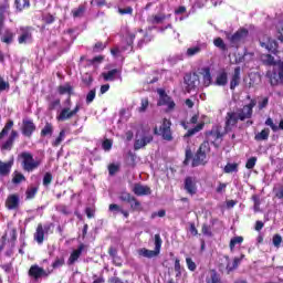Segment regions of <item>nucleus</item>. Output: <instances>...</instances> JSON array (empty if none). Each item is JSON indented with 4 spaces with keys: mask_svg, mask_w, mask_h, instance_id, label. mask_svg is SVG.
<instances>
[{
    "mask_svg": "<svg viewBox=\"0 0 283 283\" xmlns=\"http://www.w3.org/2000/svg\"><path fill=\"white\" fill-rule=\"evenodd\" d=\"M240 74H241V69L240 66H237L230 78V90L233 91L235 90V87H238V85H240V81H242V77Z\"/></svg>",
    "mask_w": 283,
    "mask_h": 283,
    "instance_id": "412c9836",
    "label": "nucleus"
},
{
    "mask_svg": "<svg viewBox=\"0 0 283 283\" xmlns=\"http://www.w3.org/2000/svg\"><path fill=\"white\" fill-rule=\"evenodd\" d=\"M207 283H222V281L220 280V275L216 271H212L211 279Z\"/></svg>",
    "mask_w": 283,
    "mask_h": 283,
    "instance_id": "de8ad7c7",
    "label": "nucleus"
},
{
    "mask_svg": "<svg viewBox=\"0 0 283 283\" xmlns=\"http://www.w3.org/2000/svg\"><path fill=\"white\" fill-rule=\"evenodd\" d=\"M185 85L187 92H193L198 85H200V80L198 78V74H186L184 77Z\"/></svg>",
    "mask_w": 283,
    "mask_h": 283,
    "instance_id": "f8f14e48",
    "label": "nucleus"
},
{
    "mask_svg": "<svg viewBox=\"0 0 283 283\" xmlns=\"http://www.w3.org/2000/svg\"><path fill=\"white\" fill-rule=\"evenodd\" d=\"M64 105H65V107H63L56 116V120H59L60 123L70 120V118H74V116H76L78 114V112H81V103L80 102H77L75 104V107L73 109H71L72 97H70V95L66 98V101L64 102Z\"/></svg>",
    "mask_w": 283,
    "mask_h": 283,
    "instance_id": "f03ea898",
    "label": "nucleus"
},
{
    "mask_svg": "<svg viewBox=\"0 0 283 283\" xmlns=\"http://www.w3.org/2000/svg\"><path fill=\"white\" fill-rule=\"evenodd\" d=\"M185 190L190 196H196V193L198 192V186H197V182H196V178L187 177L185 179Z\"/></svg>",
    "mask_w": 283,
    "mask_h": 283,
    "instance_id": "a211bd4d",
    "label": "nucleus"
},
{
    "mask_svg": "<svg viewBox=\"0 0 283 283\" xmlns=\"http://www.w3.org/2000/svg\"><path fill=\"white\" fill-rule=\"evenodd\" d=\"M213 45L214 48L222 50V52L227 51V44L224 43V40H222V38H216L213 40Z\"/></svg>",
    "mask_w": 283,
    "mask_h": 283,
    "instance_id": "58836bf2",
    "label": "nucleus"
},
{
    "mask_svg": "<svg viewBox=\"0 0 283 283\" xmlns=\"http://www.w3.org/2000/svg\"><path fill=\"white\" fill-rule=\"evenodd\" d=\"M17 136H19V133L17 130H12L9 138L2 144L1 149L10 151V149H12V145H14Z\"/></svg>",
    "mask_w": 283,
    "mask_h": 283,
    "instance_id": "b1692460",
    "label": "nucleus"
},
{
    "mask_svg": "<svg viewBox=\"0 0 283 283\" xmlns=\"http://www.w3.org/2000/svg\"><path fill=\"white\" fill-rule=\"evenodd\" d=\"M39 191V188L36 187H30L27 189L25 191V199L27 200H32L34 198V196H36V192Z\"/></svg>",
    "mask_w": 283,
    "mask_h": 283,
    "instance_id": "a19ab883",
    "label": "nucleus"
},
{
    "mask_svg": "<svg viewBox=\"0 0 283 283\" xmlns=\"http://www.w3.org/2000/svg\"><path fill=\"white\" fill-rule=\"evenodd\" d=\"M72 14L75 19L78 17H83V14H85V7L80 6L77 9H73Z\"/></svg>",
    "mask_w": 283,
    "mask_h": 283,
    "instance_id": "c03bdc74",
    "label": "nucleus"
},
{
    "mask_svg": "<svg viewBox=\"0 0 283 283\" xmlns=\"http://www.w3.org/2000/svg\"><path fill=\"white\" fill-rule=\"evenodd\" d=\"M12 182L13 185H21V182H25V176L19 171H14Z\"/></svg>",
    "mask_w": 283,
    "mask_h": 283,
    "instance_id": "e433bc0d",
    "label": "nucleus"
},
{
    "mask_svg": "<svg viewBox=\"0 0 283 283\" xmlns=\"http://www.w3.org/2000/svg\"><path fill=\"white\" fill-rule=\"evenodd\" d=\"M8 280L10 283H18L19 274L17 272H10V274L8 275Z\"/></svg>",
    "mask_w": 283,
    "mask_h": 283,
    "instance_id": "603ef678",
    "label": "nucleus"
},
{
    "mask_svg": "<svg viewBox=\"0 0 283 283\" xmlns=\"http://www.w3.org/2000/svg\"><path fill=\"white\" fill-rule=\"evenodd\" d=\"M6 90H10V83L0 76V92H6Z\"/></svg>",
    "mask_w": 283,
    "mask_h": 283,
    "instance_id": "5fc2aeb1",
    "label": "nucleus"
},
{
    "mask_svg": "<svg viewBox=\"0 0 283 283\" xmlns=\"http://www.w3.org/2000/svg\"><path fill=\"white\" fill-rule=\"evenodd\" d=\"M54 133V128L52 127V124L46 123L43 129L41 130V136H52Z\"/></svg>",
    "mask_w": 283,
    "mask_h": 283,
    "instance_id": "ea45409f",
    "label": "nucleus"
},
{
    "mask_svg": "<svg viewBox=\"0 0 283 283\" xmlns=\"http://www.w3.org/2000/svg\"><path fill=\"white\" fill-rule=\"evenodd\" d=\"M244 242V238L242 237H234L230 240V251H233L235 249V245L241 244Z\"/></svg>",
    "mask_w": 283,
    "mask_h": 283,
    "instance_id": "79ce46f5",
    "label": "nucleus"
},
{
    "mask_svg": "<svg viewBox=\"0 0 283 283\" xmlns=\"http://www.w3.org/2000/svg\"><path fill=\"white\" fill-rule=\"evenodd\" d=\"M18 42L23 45L25 43H32V28L21 27Z\"/></svg>",
    "mask_w": 283,
    "mask_h": 283,
    "instance_id": "2eb2a0df",
    "label": "nucleus"
},
{
    "mask_svg": "<svg viewBox=\"0 0 283 283\" xmlns=\"http://www.w3.org/2000/svg\"><path fill=\"white\" fill-rule=\"evenodd\" d=\"M281 244H282V235L275 234L273 237V245L276 247V249H280Z\"/></svg>",
    "mask_w": 283,
    "mask_h": 283,
    "instance_id": "bf43d9fd",
    "label": "nucleus"
},
{
    "mask_svg": "<svg viewBox=\"0 0 283 283\" xmlns=\"http://www.w3.org/2000/svg\"><path fill=\"white\" fill-rule=\"evenodd\" d=\"M63 140H65V130L60 132V135L53 142V147H59V145H61V143H63Z\"/></svg>",
    "mask_w": 283,
    "mask_h": 283,
    "instance_id": "a18cd8bd",
    "label": "nucleus"
},
{
    "mask_svg": "<svg viewBox=\"0 0 283 283\" xmlns=\"http://www.w3.org/2000/svg\"><path fill=\"white\" fill-rule=\"evenodd\" d=\"M276 30L280 34L279 39L283 41V20L276 24Z\"/></svg>",
    "mask_w": 283,
    "mask_h": 283,
    "instance_id": "0e129e2a",
    "label": "nucleus"
},
{
    "mask_svg": "<svg viewBox=\"0 0 283 283\" xmlns=\"http://www.w3.org/2000/svg\"><path fill=\"white\" fill-rule=\"evenodd\" d=\"M227 82H228L227 72L223 71L217 75L214 85L224 86L227 85Z\"/></svg>",
    "mask_w": 283,
    "mask_h": 283,
    "instance_id": "c756f323",
    "label": "nucleus"
},
{
    "mask_svg": "<svg viewBox=\"0 0 283 283\" xmlns=\"http://www.w3.org/2000/svg\"><path fill=\"white\" fill-rule=\"evenodd\" d=\"M105 48H107V43L97 42V43H95L94 51L103 52V50H105Z\"/></svg>",
    "mask_w": 283,
    "mask_h": 283,
    "instance_id": "052dcab7",
    "label": "nucleus"
},
{
    "mask_svg": "<svg viewBox=\"0 0 283 283\" xmlns=\"http://www.w3.org/2000/svg\"><path fill=\"white\" fill-rule=\"evenodd\" d=\"M63 264H65V259L64 258H57L53 262L52 266H53V269H61V266H63Z\"/></svg>",
    "mask_w": 283,
    "mask_h": 283,
    "instance_id": "8fccbe9b",
    "label": "nucleus"
},
{
    "mask_svg": "<svg viewBox=\"0 0 283 283\" xmlns=\"http://www.w3.org/2000/svg\"><path fill=\"white\" fill-rule=\"evenodd\" d=\"M186 264H187L189 271H196L197 265H196V262H193V260H191V258L186 259Z\"/></svg>",
    "mask_w": 283,
    "mask_h": 283,
    "instance_id": "6e6d98bb",
    "label": "nucleus"
},
{
    "mask_svg": "<svg viewBox=\"0 0 283 283\" xmlns=\"http://www.w3.org/2000/svg\"><path fill=\"white\" fill-rule=\"evenodd\" d=\"M163 248V239L160 238V234H155V250H147L145 248L138 250V255H142V258H157V255H160V249Z\"/></svg>",
    "mask_w": 283,
    "mask_h": 283,
    "instance_id": "423d86ee",
    "label": "nucleus"
},
{
    "mask_svg": "<svg viewBox=\"0 0 283 283\" xmlns=\"http://www.w3.org/2000/svg\"><path fill=\"white\" fill-rule=\"evenodd\" d=\"M34 129H36V126L32 120L30 119L23 120V127H22L23 136H32V134L34 133Z\"/></svg>",
    "mask_w": 283,
    "mask_h": 283,
    "instance_id": "5701e85b",
    "label": "nucleus"
},
{
    "mask_svg": "<svg viewBox=\"0 0 283 283\" xmlns=\"http://www.w3.org/2000/svg\"><path fill=\"white\" fill-rule=\"evenodd\" d=\"M51 274H52V270L50 269L45 270L39 266L38 264L31 265V268L29 269V276L35 282L43 277H50Z\"/></svg>",
    "mask_w": 283,
    "mask_h": 283,
    "instance_id": "6e6552de",
    "label": "nucleus"
},
{
    "mask_svg": "<svg viewBox=\"0 0 283 283\" xmlns=\"http://www.w3.org/2000/svg\"><path fill=\"white\" fill-rule=\"evenodd\" d=\"M83 251H85V244L81 243L76 250H73L69 260L67 264L69 266H72V264L76 263L78 261V258L83 254Z\"/></svg>",
    "mask_w": 283,
    "mask_h": 283,
    "instance_id": "aec40b11",
    "label": "nucleus"
},
{
    "mask_svg": "<svg viewBox=\"0 0 283 283\" xmlns=\"http://www.w3.org/2000/svg\"><path fill=\"white\" fill-rule=\"evenodd\" d=\"M12 127H14V122L12 119H9L0 133V140L4 136H8V134H10V129H12Z\"/></svg>",
    "mask_w": 283,
    "mask_h": 283,
    "instance_id": "7c9ffc66",
    "label": "nucleus"
},
{
    "mask_svg": "<svg viewBox=\"0 0 283 283\" xmlns=\"http://www.w3.org/2000/svg\"><path fill=\"white\" fill-rule=\"evenodd\" d=\"M260 45L261 48H264L268 52H271L272 54H275L277 52V41L269 36L261 38Z\"/></svg>",
    "mask_w": 283,
    "mask_h": 283,
    "instance_id": "ddd939ff",
    "label": "nucleus"
},
{
    "mask_svg": "<svg viewBox=\"0 0 283 283\" xmlns=\"http://www.w3.org/2000/svg\"><path fill=\"white\" fill-rule=\"evenodd\" d=\"M51 184H52V174L46 172L43 177V186L50 187Z\"/></svg>",
    "mask_w": 283,
    "mask_h": 283,
    "instance_id": "3c124183",
    "label": "nucleus"
},
{
    "mask_svg": "<svg viewBox=\"0 0 283 283\" xmlns=\"http://www.w3.org/2000/svg\"><path fill=\"white\" fill-rule=\"evenodd\" d=\"M274 193L279 200H283V186L279 189H274Z\"/></svg>",
    "mask_w": 283,
    "mask_h": 283,
    "instance_id": "774afa93",
    "label": "nucleus"
},
{
    "mask_svg": "<svg viewBox=\"0 0 283 283\" xmlns=\"http://www.w3.org/2000/svg\"><path fill=\"white\" fill-rule=\"evenodd\" d=\"M203 146H200L199 150L195 155L192 159V167H198L199 165H205V160L207 159V154L202 150Z\"/></svg>",
    "mask_w": 283,
    "mask_h": 283,
    "instance_id": "4be33fe9",
    "label": "nucleus"
},
{
    "mask_svg": "<svg viewBox=\"0 0 283 283\" xmlns=\"http://www.w3.org/2000/svg\"><path fill=\"white\" fill-rule=\"evenodd\" d=\"M21 205V197L18 193H12L7 197L6 207L9 211L19 209Z\"/></svg>",
    "mask_w": 283,
    "mask_h": 283,
    "instance_id": "4468645a",
    "label": "nucleus"
},
{
    "mask_svg": "<svg viewBox=\"0 0 283 283\" xmlns=\"http://www.w3.org/2000/svg\"><path fill=\"white\" fill-rule=\"evenodd\" d=\"M94 98H96V91L92 90L86 95V103L90 105V103H94Z\"/></svg>",
    "mask_w": 283,
    "mask_h": 283,
    "instance_id": "49530a36",
    "label": "nucleus"
},
{
    "mask_svg": "<svg viewBox=\"0 0 283 283\" xmlns=\"http://www.w3.org/2000/svg\"><path fill=\"white\" fill-rule=\"evenodd\" d=\"M129 203L134 211H138V209H140V202L138 200H136V198L133 197V199H130Z\"/></svg>",
    "mask_w": 283,
    "mask_h": 283,
    "instance_id": "864d4df0",
    "label": "nucleus"
},
{
    "mask_svg": "<svg viewBox=\"0 0 283 283\" xmlns=\"http://www.w3.org/2000/svg\"><path fill=\"white\" fill-rule=\"evenodd\" d=\"M147 107H149V99L148 98H143L140 107H139V112H146Z\"/></svg>",
    "mask_w": 283,
    "mask_h": 283,
    "instance_id": "680f3d73",
    "label": "nucleus"
},
{
    "mask_svg": "<svg viewBox=\"0 0 283 283\" xmlns=\"http://www.w3.org/2000/svg\"><path fill=\"white\" fill-rule=\"evenodd\" d=\"M134 197H132V195H129V192H124L119 196V200H122L123 202H132V199Z\"/></svg>",
    "mask_w": 283,
    "mask_h": 283,
    "instance_id": "4d7b16f0",
    "label": "nucleus"
},
{
    "mask_svg": "<svg viewBox=\"0 0 283 283\" xmlns=\"http://www.w3.org/2000/svg\"><path fill=\"white\" fill-rule=\"evenodd\" d=\"M102 147L104 151H109V149H112V140L105 139L102 144Z\"/></svg>",
    "mask_w": 283,
    "mask_h": 283,
    "instance_id": "69168bd1",
    "label": "nucleus"
},
{
    "mask_svg": "<svg viewBox=\"0 0 283 283\" xmlns=\"http://www.w3.org/2000/svg\"><path fill=\"white\" fill-rule=\"evenodd\" d=\"M119 14H132L134 9L132 7H127L125 9H118Z\"/></svg>",
    "mask_w": 283,
    "mask_h": 283,
    "instance_id": "338daca9",
    "label": "nucleus"
},
{
    "mask_svg": "<svg viewBox=\"0 0 283 283\" xmlns=\"http://www.w3.org/2000/svg\"><path fill=\"white\" fill-rule=\"evenodd\" d=\"M179 61H185V53L170 55L168 57V62L170 63V65H176V63H179Z\"/></svg>",
    "mask_w": 283,
    "mask_h": 283,
    "instance_id": "72a5a7b5",
    "label": "nucleus"
},
{
    "mask_svg": "<svg viewBox=\"0 0 283 283\" xmlns=\"http://www.w3.org/2000/svg\"><path fill=\"white\" fill-rule=\"evenodd\" d=\"M271 134V130L269 128H264L259 134L255 135V140H269V136Z\"/></svg>",
    "mask_w": 283,
    "mask_h": 283,
    "instance_id": "473e14b6",
    "label": "nucleus"
},
{
    "mask_svg": "<svg viewBox=\"0 0 283 283\" xmlns=\"http://www.w3.org/2000/svg\"><path fill=\"white\" fill-rule=\"evenodd\" d=\"M155 134L161 136L164 140H174V136H171V120L164 118L159 130L155 127Z\"/></svg>",
    "mask_w": 283,
    "mask_h": 283,
    "instance_id": "1a4fd4ad",
    "label": "nucleus"
},
{
    "mask_svg": "<svg viewBox=\"0 0 283 283\" xmlns=\"http://www.w3.org/2000/svg\"><path fill=\"white\" fill-rule=\"evenodd\" d=\"M122 42L119 46H115L114 49L111 50V53L115 59H118L120 56L122 52H132L134 48V40H138V48H143L144 43H149L151 39L147 36V33L143 31V29H129V27H124L122 29Z\"/></svg>",
    "mask_w": 283,
    "mask_h": 283,
    "instance_id": "f257e3e1",
    "label": "nucleus"
},
{
    "mask_svg": "<svg viewBox=\"0 0 283 283\" xmlns=\"http://www.w3.org/2000/svg\"><path fill=\"white\" fill-rule=\"evenodd\" d=\"M133 192L135 196H149V193H151V189L147 186L136 184L133 188Z\"/></svg>",
    "mask_w": 283,
    "mask_h": 283,
    "instance_id": "393cba45",
    "label": "nucleus"
},
{
    "mask_svg": "<svg viewBox=\"0 0 283 283\" xmlns=\"http://www.w3.org/2000/svg\"><path fill=\"white\" fill-rule=\"evenodd\" d=\"M73 92H74V87L70 85V83L59 86V94H62V95L67 94L69 96H72Z\"/></svg>",
    "mask_w": 283,
    "mask_h": 283,
    "instance_id": "c85d7f7f",
    "label": "nucleus"
},
{
    "mask_svg": "<svg viewBox=\"0 0 283 283\" xmlns=\"http://www.w3.org/2000/svg\"><path fill=\"white\" fill-rule=\"evenodd\" d=\"M50 229H52V223L38 224L34 233V240L38 242V244H41L43 240H45V235L50 233Z\"/></svg>",
    "mask_w": 283,
    "mask_h": 283,
    "instance_id": "9d476101",
    "label": "nucleus"
},
{
    "mask_svg": "<svg viewBox=\"0 0 283 283\" xmlns=\"http://www.w3.org/2000/svg\"><path fill=\"white\" fill-rule=\"evenodd\" d=\"M238 120H240V115H238V113H228L226 120V132H231V129L238 125Z\"/></svg>",
    "mask_w": 283,
    "mask_h": 283,
    "instance_id": "6ab92c4d",
    "label": "nucleus"
},
{
    "mask_svg": "<svg viewBox=\"0 0 283 283\" xmlns=\"http://www.w3.org/2000/svg\"><path fill=\"white\" fill-rule=\"evenodd\" d=\"M256 163H258V157L249 158L247 164H245L247 169H253V167H255Z\"/></svg>",
    "mask_w": 283,
    "mask_h": 283,
    "instance_id": "09e8293b",
    "label": "nucleus"
},
{
    "mask_svg": "<svg viewBox=\"0 0 283 283\" xmlns=\"http://www.w3.org/2000/svg\"><path fill=\"white\" fill-rule=\"evenodd\" d=\"M157 94L159 96L157 102L159 107H166V112H174V109H176V102H174V99L167 95V92H165L164 88H158Z\"/></svg>",
    "mask_w": 283,
    "mask_h": 283,
    "instance_id": "39448f33",
    "label": "nucleus"
},
{
    "mask_svg": "<svg viewBox=\"0 0 283 283\" xmlns=\"http://www.w3.org/2000/svg\"><path fill=\"white\" fill-rule=\"evenodd\" d=\"M8 3H3L0 6V39L2 43L10 44L14 39V33H12L10 29H7L4 33H1V31L3 30V23L6 21V12L8 11Z\"/></svg>",
    "mask_w": 283,
    "mask_h": 283,
    "instance_id": "20e7f679",
    "label": "nucleus"
},
{
    "mask_svg": "<svg viewBox=\"0 0 283 283\" xmlns=\"http://www.w3.org/2000/svg\"><path fill=\"white\" fill-rule=\"evenodd\" d=\"M203 127H205V123H199L195 128H191L187 132L186 137L189 138L195 134H198V132H201Z\"/></svg>",
    "mask_w": 283,
    "mask_h": 283,
    "instance_id": "4c0bfd02",
    "label": "nucleus"
},
{
    "mask_svg": "<svg viewBox=\"0 0 283 283\" xmlns=\"http://www.w3.org/2000/svg\"><path fill=\"white\" fill-rule=\"evenodd\" d=\"M205 50H207V42H197L195 45L187 49L186 56H196V54H200V52Z\"/></svg>",
    "mask_w": 283,
    "mask_h": 283,
    "instance_id": "dca6fc26",
    "label": "nucleus"
},
{
    "mask_svg": "<svg viewBox=\"0 0 283 283\" xmlns=\"http://www.w3.org/2000/svg\"><path fill=\"white\" fill-rule=\"evenodd\" d=\"M248 36L249 30L240 29L233 35H231L230 43H232V45H238V43H242V41H244V39H247Z\"/></svg>",
    "mask_w": 283,
    "mask_h": 283,
    "instance_id": "f3484780",
    "label": "nucleus"
},
{
    "mask_svg": "<svg viewBox=\"0 0 283 283\" xmlns=\"http://www.w3.org/2000/svg\"><path fill=\"white\" fill-rule=\"evenodd\" d=\"M269 105V97H264L262 101L258 103L259 109H264Z\"/></svg>",
    "mask_w": 283,
    "mask_h": 283,
    "instance_id": "e2e57ef3",
    "label": "nucleus"
},
{
    "mask_svg": "<svg viewBox=\"0 0 283 283\" xmlns=\"http://www.w3.org/2000/svg\"><path fill=\"white\" fill-rule=\"evenodd\" d=\"M102 76L104 78V81H116L117 76H120V72L118 71V69H113L108 72L102 73Z\"/></svg>",
    "mask_w": 283,
    "mask_h": 283,
    "instance_id": "bb28decb",
    "label": "nucleus"
},
{
    "mask_svg": "<svg viewBox=\"0 0 283 283\" xmlns=\"http://www.w3.org/2000/svg\"><path fill=\"white\" fill-rule=\"evenodd\" d=\"M12 161L3 163L0 160V176H8L12 169Z\"/></svg>",
    "mask_w": 283,
    "mask_h": 283,
    "instance_id": "cd10ccee",
    "label": "nucleus"
},
{
    "mask_svg": "<svg viewBox=\"0 0 283 283\" xmlns=\"http://www.w3.org/2000/svg\"><path fill=\"white\" fill-rule=\"evenodd\" d=\"M21 165L24 171H34V169H39L41 167V159L35 158L32 153L23 151L20 154Z\"/></svg>",
    "mask_w": 283,
    "mask_h": 283,
    "instance_id": "7ed1b4c3",
    "label": "nucleus"
},
{
    "mask_svg": "<svg viewBox=\"0 0 283 283\" xmlns=\"http://www.w3.org/2000/svg\"><path fill=\"white\" fill-rule=\"evenodd\" d=\"M200 74L203 76V85L206 87H209V85L211 84V67H202Z\"/></svg>",
    "mask_w": 283,
    "mask_h": 283,
    "instance_id": "a878e982",
    "label": "nucleus"
},
{
    "mask_svg": "<svg viewBox=\"0 0 283 283\" xmlns=\"http://www.w3.org/2000/svg\"><path fill=\"white\" fill-rule=\"evenodd\" d=\"M154 140V136L149 130H145L140 128L137 130L136 139H135V149H143L146 145H149Z\"/></svg>",
    "mask_w": 283,
    "mask_h": 283,
    "instance_id": "0eeeda50",
    "label": "nucleus"
},
{
    "mask_svg": "<svg viewBox=\"0 0 283 283\" xmlns=\"http://www.w3.org/2000/svg\"><path fill=\"white\" fill-rule=\"evenodd\" d=\"M258 105V101L250 99V103L244 105L237 114L240 120H247L253 116V107Z\"/></svg>",
    "mask_w": 283,
    "mask_h": 283,
    "instance_id": "9b49d317",
    "label": "nucleus"
},
{
    "mask_svg": "<svg viewBox=\"0 0 283 283\" xmlns=\"http://www.w3.org/2000/svg\"><path fill=\"white\" fill-rule=\"evenodd\" d=\"M243 258H244V255H241V258H235L232 263L229 262V263L227 264V271H228V273H231V271L238 269V266H239V264L242 262V259H243Z\"/></svg>",
    "mask_w": 283,
    "mask_h": 283,
    "instance_id": "2f4dec72",
    "label": "nucleus"
},
{
    "mask_svg": "<svg viewBox=\"0 0 283 283\" xmlns=\"http://www.w3.org/2000/svg\"><path fill=\"white\" fill-rule=\"evenodd\" d=\"M265 125L268 127H271L272 132H277V125H275V123H273V119L271 117H269L266 120H265Z\"/></svg>",
    "mask_w": 283,
    "mask_h": 283,
    "instance_id": "13d9d810",
    "label": "nucleus"
},
{
    "mask_svg": "<svg viewBox=\"0 0 283 283\" xmlns=\"http://www.w3.org/2000/svg\"><path fill=\"white\" fill-rule=\"evenodd\" d=\"M15 8L18 12L25 10V8H30V0H15Z\"/></svg>",
    "mask_w": 283,
    "mask_h": 283,
    "instance_id": "f704fd0d",
    "label": "nucleus"
},
{
    "mask_svg": "<svg viewBox=\"0 0 283 283\" xmlns=\"http://www.w3.org/2000/svg\"><path fill=\"white\" fill-rule=\"evenodd\" d=\"M224 174H233L238 171V164H228L224 169Z\"/></svg>",
    "mask_w": 283,
    "mask_h": 283,
    "instance_id": "37998d69",
    "label": "nucleus"
},
{
    "mask_svg": "<svg viewBox=\"0 0 283 283\" xmlns=\"http://www.w3.org/2000/svg\"><path fill=\"white\" fill-rule=\"evenodd\" d=\"M147 21L153 25H158V23H163V21H165V15H150L148 17Z\"/></svg>",
    "mask_w": 283,
    "mask_h": 283,
    "instance_id": "c9c22d12",
    "label": "nucleus"
}]
</instances>
